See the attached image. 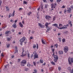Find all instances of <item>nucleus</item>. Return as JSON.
Instances as JSON below:
<instances>
[{"instance_id":"obj_16","label":"nucleus","mask_w":73,"mask_h":73,"mask_svg":"<svg viewBox=\"0 0 73 73\" xmlns=\"http://www.w3.org/2000/svg\"><path fill=\"white\" fill-rule=\"evenodd\" d=\"M59 54H63V52L62 51H60L59 52Z\"/></svg>"},{"instance_id":"obj_18","label":"nucleus","mask_w":73,"mask_h":73,"mask_svg":"<svg viewBox=\"0 0 73 73\" xmlns=\"http://www.w3.org/2000/svg\"><path fill=\"white\" fill-rule=\"evenodd\" d=\"M9 33H11L10 31H7L5 32V34H8Z\"/></svg>"},{"instance_id":"obj_43","label":"nucleus","mask_w":73,"mask_h":73,"mask_svg":"<svg viewBox=\"0 0 73 73\" xmlns=\"http://www.w3.org/2000/svg\"><path fill=\"white\" fill-rule=\"evenodd\" d=\"M61 1V0H57V2H58Z\"/></svg>"},{"instance_id":"obj_39","label":"nucleus","mask_w":73,"mask_h":73,"mask_svg":"<svg viewBox=\"0 0 73 73\" xmlns=\"http://www.w3.org/2000/svg\"><path fill=\"white\" fill-rule=\"evenodd\" d=\"M25 70L26 71H27V70H28V68H25Z\"/></svg>"},{"instance_id":"obj_62","label":"nucleus","mask_w":73,"mask_h":73,"mask_svg":"<svg viewBox=\"0 0 73 73\" xmlns=\"http://www.w3.org/2000/svg\"><path fill=\"white\" fill-rule=\"evenodd\" d=\"M22 23L23 24H24V21H22Z\"/></svg>"},{"instance_id":"obj_26","label":"nucleus","mask_w":73,"mask_h":73,"mask_svg":"<svg viewBox=\"0 0 73 73\" xmlns=\"http://www.w3.org/2000/svg\"><path fill=\"white\" fill-rule=\"evenodd\" d=\"M51 64H52V65H55V63L53 62H51Z\"/></svg>"},{"instance_id":"obj_64","label":"nucleus","mask_w":73,"mask_h":73,"mask_svg":"<svg viewBox=\"0 0 73 73\" xmlns=\"http://www.w3.org/2000/svg\"><path fill=\"white\" fill-rule=\"evenodd\" d=\"M50 1L51 2H52L53 1V0H50Z\"/></svg>"},{"instance_id":"obj_61","label":"nucleus","mask_w":73,"mask_h":73,"mask_svg":"<svg viewBox=\"0 0 73 73\" xmlns=\"http://www.w3.org/2000/svg\"><path fill=\"white\" fill-rule=\"evenodd\" d=\"M17 21V20H15V23H16Z\"/></svg>"},{"instance_id":"obj_58","label":"nucleus","mask_w":73,"mask_h":73,"mask_svg":"<svg viewBox=\"0 0 73 73\" xmlns=\"http://www.w3.org/2000/svg\"><path fill=\"white\" fill-rule=\"evenodd\" d=\"M12 58H13L14 57V56L13 55L11 56Z\"/></svg>"},{"instance_id":"obj_53","label":"nucleus","mask_w":73,"mask_h":73,"mask_svg":"<svg viewBox=\"0 0 73 73\" xmlns=\"http://www.w3.org/2000/svg\"><path fill=\"white\" fill-rule=\"evenodd\" d=\"M21 9H22V8H20L19 9V11H20V10H21Z\"/></svg>"},{"instance_id":"obj_60","label":"nucleus","mask_w":73,"mask_h":73,"mask_svg":"<svg viewBox=\"0 0 73 73\" xmlns=\"http://www.w3.org/2000/svg\"><path fill=\"white\" fill-rule=\"evenodd\" d=\"M44 2H46V0H43Z\"/></svg>"},{"instance_id":"obj_25","label":"nucleus","mask_w":73,"mask_h":73,"mask_svg":"<svg viewBox=\"0 0 73 73\" xmlns=\"http://www.w3.org/2000/svg\"><path fill=\"white\" fill-rule=\"evenodd\" d=\"M40 63H43V60H42V59H40Z\"/></svg>"},{"instance_id":"obj_50","label":"nucleus","mask_w":73,"mask_h":73,"mask_svg":"<svg viewBox=\"0 0 73 73\" xmlns=\"http://www.w3.org/2000/svg\"><path fill=\"white\" fill-rule=\"evenodd\" d=\"M65 7V6H63L62 7V8H64Z\"/></svg>"},{"instance_id":"obj_4","label":"nucleus","mask_w":73,"mask_h":73,"mask_svg":"<svg viewBox=\"0 0 73 73\" xmlns=\"http://www.w3.org/2000/svg\"><path fill=\"white\" fill-rule=\"evenodd\" d=\"M26 64V60H23L21 62V65L22 66H24V64Z\"/></svg>"},{"instance_id":"obj_24","label":"nucleus","mask_w":73,"mask_h":73,"mask_svg":"<svg viewBox=\"0 0 73 73\" xmlns=\"http://www.w3.org/2000/svg\"><path fill=\"white\" fill-rule=\"evenodd\" d=\"M71 23H72V22L71 21H70L69 23V24H70V26L71 27H72V24H71Z\"/></svg>"},{"instance_id":"obj_44","label":"nucleus","mask_w":73,"mask_h":73,"mask_svg":"<svg viewBox=\"0 0 73 73\" xmlns=\"http://www.w3.org/2000/svg\"><path fill=\"white\" fill-rule=\"evenodd\" d=\"M68 70H70V67H68Z\"/></svg>"},{"instance_id":"obj_20","label":"nucleus","mask_w":73,"mask_h":73,"mask_svg":"<svg viewBox=\"0 0 73 73\" xmlns=\"http://www.w3.org/2000/svg\"><path fill=\"white\" fill-rule=\"evenodd\" d=\"M52 50L53 53V54L52 55L53 56L54 55V49H53Z\"/></svg>"},{"instance_id":"obj_38","label":"nucleus","mask_w":73,"mask_h":73,"mask_svg":"<svg viewBox=\"0 0 73 73\" xmlns=\"http://www.w3.org/2000/svg\"><path fill=\"white\" fill-rule=\"evenodd\" d=\"M30 64H29V63H28V64H27V66H30Z\"/></svg>"},{"instance_id":"obj_54","label":"nucleus","mask_w":73,"mask_h":73,"mask_svg":"<svg viewBox=\"0 0 73 73\" xmlns=\"http://www.w3.org/2000/svg\"><path fill=\"white\" fill-rule=\"evenodd\" d=\"M20 61V59H18V62H19V61Z\"/></svg>"},{"instance_id":"obj_36","label":"nucleus","mask_w":73,"mask_h":73,"mask_svg":"<svg viewBox=\"0 0 73 73\" xmlns=\"http://www.w3.org/2000/svg\"><path fill=\"white\" fill-rule=\"evenodd\" d=\"M62 41L63 42H65V39H63Z\"/></svg>"},{"instance_id":"obj_33","label":"nucleus","mask_w":73,"mask_h":73,"mask_svg":"<svg viewBox=\"0 0 73 73\" xmlns=\"http://www.w3.org/2000/svg\"><path fill=\"white\" fill-rule=\"evenodd\" d=\"M62 25L61 24H60L59 25V27H62Z\"/></svg>"},{"instance_id":"obj_63","label":"nucleus","mask_w":73,"mask_h":73,"mask_svg":"<svg viewBox=\"0 0 73 73\" xmlns=\"http://www.w3.org/2000/svg\"><path fill=\"white\" fill-rule=\"evenodd\" d=\"M71 8H72L73 9V6H71Z\"/></svg>"},{"instance_id":"obj_8","label":"nucleus","mask_w":73,"mask_h":73,"mask_svg":"<svg viewBox=\"0 0 73 73\" xmlns=\"http://www.w3.org/2000/svg\"><path fill=\"white\" fill-rule=\"evenodd\" d=\"M15 11H14L12 15H11V14H9V17H10L12 16H14V15H15Z\"/></svg>"},{"instance_id":"obj_57","label":"nucleus","mask_w":73,"mask_h":73,"mask_svg":"<svg viewBox=\"0 0 73 73\" xmlns=\"http://www.w3.org/2000/svg\"><path fill=\"white\" fill-rule=\"evenodd\" d=\"M71 73H73V69L72 70V72H71Z\"/></svg>"},{"instance_id":"obj_51","label":"nucleus","mask_w":73,"mask_h":73,"mask_svg":"<svg viewBox=\"0 0 73 73\" xmlns=\"http://www.w3.org/2000/svg\"><path fill=\"white\" fill-rule=\"evenodd\" d=\"M33 54H32L31 55V58H32L33 57Z\"/></svg>"},{"instance_id":"obj_45","label":"nucleus","mask_w":73,"mask_h":73,"mask_svg":"<svg viewBox=\"0 0 73 73\" xmlns=\"http://www.w3.org/2000/svg\"><path fill=\"white\" fill-rule=\"evenodd\" d=\"M1 56H2V57H3V56H4V55H3V53L1 54Z\"/></svg>"},{"instance_id":"obj_1","label":"nucleus","mask_w":73,"mask_h":73,"mask_svg":"<svg viewBox=\"0 0 73 73\" xmlns=\"http://www.w3.org/2000/svg\"><path fill=\"white\" fill-rule=\"evenodd\" d=\"M68 25H67L66 26H64L62 27L59 28L57 27H58V26L56 24H54L52 25V26H54L55 27H57L58 28L60 29H66V28H67V26H68Z\"/></svg>"},{"instance_id":"obj_12","label":"nucleus","mask_w":73,"mask_h":73,"mask_svg":"<svg viewBox=\"0 0 73 73\" xmlns=\"http://www.w3.org/2000/svg\"><path fill=\"white\" fill-rule=\"evenodd\" d=\"M15 52H14V53H17V46H15Z\"/></svg>"},{"instance_id":"obj_6","label":"nucleus","mask_w":73,"mask_h":73,"mask_svg":"<svg viewBox=\"0 0 73 73\" xmlns=\"http://www.w3.org/2000/svg\"><path fill=\"white\" fill-rule=\"evenodd\" d=\"M64 49L65 52L66 53L68 52V47L66 46L64 47Z\"/></svg>"},{"instance_id":"obj_29","label":"nucleus","mask_w":73,"mask_h":73,"mask_svg":"<svg viewBox=\"0 0 73 73\" xmlns=\"http://www.w3.org/2000/svg\"><path fill=\"white\" fill-rule=\"evenodd\" d=\"M6 9L7 10V11H9V9L8 8V7H6Z\"/></svg>"},{"instance_id":"obj_28","label":"nucleus","mask_w":73,"mask_h":73,"mask_svg":"<svg viewBox=\"0 0 73 73\" xmlns=\"http://www.w3.org/2000/svg\"><path fill=\"white\" fill-rule=\"evenodd\" d=\"M34 71L35 72H33V73H37V70H34Z\"/></svg>"},{"instance_id":"obj_22","label":"nucleus","mask_w":73,"mask_h":73,"mask_svg":"<svg viewBox=\"0 0 73 73\" xmlns=\"http://www.w3.org/2000/svg\"><path fill=\"white\" fill-rule=\"evenodd\" d=\"M14 28H15L16 27V24H14L13 26H12Z\"/></svg>"},{"instance_id":"obj_13","label":"nucleus","mask_w":73,"mask_h":73,"mask_svg":"<svg viewBox=\"0 0 73 73\" xmlns=\"http://www.w3.org/2000/svg\"><path fill=\"white\" fill-rule=\"evenodd\" d=\"M41 9H43V8L42 7H43V6L42 5H41L40 7L38 9H37L38 11H39V10H40V7H41Z\"/></svg>"},{"instance_id":"obj_19","label":"nucleus","mask_w":73,"mask_h":73,"mask_svg":"<svg viewBox=\"0 0 73 73\" xmlns=\"http://www.w3.org/2000/svg\"><path fill=\"white\" fill-rule=\"evenodd\" d=\"M49 25V23H46L45 24V26L46 27V28H48V26Z\"/></svg>"},{"instance_id":"obj_59","label":"nucleus","mask_w":73,"mask_h":73,"mask_svg":"<svg viewBox=\"0 0 73 73\" xmlns=\"http://www.w3.org/2000/svg\"><path fill=\"white\" fill-rule=\"evenodd\" d=\"M28 57L29 58V54H28Z\"/></svg>"},{"instance_id":"obj_7","label":"nucleus","mask_w":73,"mask_h":73,"mask_svg":"<svg viewBox=\"0 0 73 73\" xmlns=\"http://www.w3.org/2000/svg\"><path fill=\"white\" fill-rule=\"evenodd\" d=\"M57 5L55 3L54 4H51V8H55L56 7L55 6H56V5Z\"/></svg>"},{"instance_id":"obj_15","label":"nucleus","mask_w":73,"mask_h":73,"mask_svg":"<svg viewBox=\"0 0 73 73\" xmlns=\"http://www.w3.org/2000/svg\"><path fill=\"white\" fill-rule=\"evenodd\" d=\"M71 11V9L70 8H69V9L67 11L68 12V13H70V11Z\"/></svg>"},{"instance_id":"obj_21","label":"nucleus","mask_w":73,"mask_h":73,"mask_svg":"<svg viewBox=\"0 0 73 73\" xmlns=\"http://www.w3.org/2000/svg\"><path fill=\"white\" fill-rule=\"evenodd\" d=\"M50 29V28H48L46 31V32H48V31H49Z\"/></svg>"},{"instance_id":"obj_48","label":"nucleus","mask_w":73,"mask_h":73,"mask_svg":"<svg viewBox=\"0 0 73 73\" xmlns=\"http://www.w3.org/2000/svg\"><path fill=\"white\" fill-rule=\"evenodd\" d=\"M12 23H13V21L12 20H11L10 21Z\"/></svg>"},{"instance_id":"obj_52","label":"nucleus","mask_w":73,"mask_h":73,"mask_svg":"<svg viewBox=\"0 0 73 73\" xmlns=\"http://www.w3.org/2000/svg\"><path fill=\"white\" fill-rule=\"evenodd\" d=\"M7 65H6V66H5V68H7Z\"/></svg>"},{"instance_id":"obj_49","label":"nucleus","mask_w":73,"mask_h":73,"mask_svg":"<svg viewBox=\"0 0 73 73\" xmlns=\"http://www.w3.org/2000/svg\"><path fill=\"white\" fill-rule=\"evenodd\" d=\"M36 45H37V46H36V48H37V49H38V44H36Z\"/></svg>"},{"instance_id":"obj_34","label":"nucleus","mask_w":73,"mask_h":73,"mask_svg":"<svg viewBox=\"0 0 73 73\" xmlns=\"http://www.w3.org/2000/svg\"><path fill=\"white\" fill-rule=\"evenodd\" d=\"M58 70H61V67H59L58 68Z\"/></svg>"},{"instance_id":"obj_2","label":"nucleus","mask_w":73,"mask_h":73,"mask_svg":"<svg viewBox=\"0 0 73 73\" xmlns=\"http://www.w3.org/2000/svg\"><path fill=\"white\" fill-rule=\"evenodd\" d=\"M25 37H23L20 40V42H21L20 44L21 45H22V43L23 42H24V41H25Z\"/></svg>"},{"instance_id":"obj_9","label":"nucleus","mask_w":73,"mask_h":73,"mask_svg":"<svg viewBox=\"0 0 73 73\" xmlns=\"http://www.w3.org/2000/svg\"><path fill=\"white\" fill-rule=\"evenodd\" d=\"M22 49H23V51L22 52V55H21V56H22V57H23L24 56H26V54H23V53L24 52V50L23 48Z\"/></svg>"},{"instance_id":"obj_40","label":"nucleus","mask_w":73,"mask_h":73,"mask_svg":"<svg viewBox=\"0 0 73 73\" xmlns=\"http://www.w3.org/2000/svg\"><path fill=\"white\" fill-rule=\"evenodd\" d=\"M31 12H30L29 13H28V15H31Z\"/></svg>"},{"instance_id":"obj_35","label":"nucleus","mask_w":73,"mask_h":73,"mask_svg":"<svg viewBox=\"0 0 73 73\" xmlns=\"http://www.w3.org/2000/svg\"><path fill=\"white\" fill-rule=\"evenodd\" d=\"M54 46H55L56 47V48H57V46H58L57 44H55L54 45Z\"/></svg>"},{"instance_id":"obj_46","label":"nucleus","mask_w":73,"mask_h":73,"mask_svg":"<svg viewBox=\"0 0 73 73\" xmlns=\"http://www.w3.org/2000/svg\"><path fill=\"white\" fill-rule=\"evenodd\" d=\"M1 3H2V2H1V0H0V5H1Z\"/></svg>"},{"instance_id":"obj_55","label":"nucleus","mask_w":73,"mask_h":73,"mask_svg":"<svg viewBox=\"0 0 73 73\" xmlns=\"http://www.w3.org/2000/svg\"><path fill=\"white\" fill-rule=\"evenodd\" d=\"M66 12V10H64V13H65Z\"/></svg>"},{"instance_id":"obj_17","label":"nucleus","mask_w":73,"mask_h":73,"mask_svg":"<svg viewBox=\"0 0 73 73\" xmlns=\"http://www.w3.org/2000/svg\"><path fill=\"white\" fill-rule=\"evenodd\" d=\"M19 25L21 27H23V25L21 24V22L19 23Z\"/></svg>"},{"instance_id":"obj_37","label":"nucleus","mask_w":73,"mask_h":73,"mask_svg":"<svg viewBox=\"0 0 73 73\" xmlns=\"http://www.w3.org/2000/svg\"><path fill=\"white\" fill-rule=\"evenodd\" d=\"M56 19V17H54L53 18V20L54 21Z\"/></svg>"},{"instance_id":"obj_11","label":"nucleus","mask_w":73,"mask_h":73,"mask_svg":"<svg viewBox=\"0 0 73 73\" xmlns=\"http://www.w3.org/2000/svg\"><path fill=\"white\" fill-rule=\"evenodd\" d=\"M38 25H39V26L41 28L44 27V26L41 25V24L40 23H38Z\"/></svg>"},{"instance_id":"obj_31","label":"nucleus","mask_w":73,"mask_h":73,"mask_svg":"<svg viewBox=\"0 0 73 73\" xmlns=\"http://www.w3.org/2000/svg\"><path fill=\"white\" fill-rule=\"evenodd\" d=\"M10 46V44H8L7 45V48H9V47Z\"/></svg>"},{"instance_id":"obj_30","label":"nucleus","mask_w":73,"mask_h":73,"mask_svg":"<svg viewBox=\"0 0 73 73\" xmlns=\"http://www.w3.org/2000/svg\"><path fill=\"white\" fill-rule=\"evenodd\" d=\"M7 40L8 41H9L11 40V38H7Z\"/></svg>"},{"instance_id":"obj_47","label":"nucleus","mask_w":73,"mask_h":73,"mask_svg":"<svg viewBox=\"0 0 73 73\" xmlns=\"http://www.w3.org/2000/svg\"><path fill=\"white\" fill-rule=\"evenodd\" d=\"M33 64L34 65H36V62H34Z\"/></svg>"},{"instance_id":"obj_41","label":"nucleus","mask_w":73,"mask_h":73,"mask_svg":"<svg viewBox=\"0 0 73 73\" xmlns=\"http://www.w3.org/2000/svg\"><path fill=\"white\" fill-rule=\"evenodd\" d=\"M33 48H36V45H34L33 46Z\"/></svg>"},{"instance_id":"obj_27","label":"nucleus","mask_w":73,"mask_h":73,"mask_svg":"<svg viewBox=\"0 0 73 73\" xmlns=\"http://www.w3.org/2000/svg\"><path fill=\"white\" fill-rule=\"evenodd\" d=\"M42 42L43 44H45V42L44 41L43 39L42 40Z\"/></svg>"},{"instance_id":"obj_5","label":"nucleus","mask_w":73,"mask_h":73,"mask_svg":"<svg viewBox=\"0 0 73 73\" xmlns=\"http://www.w3.org/2000/svg\"><path fill=\"white\" fill-rule=\"evenodd\" d=\"M70 60H71V62H73V58H70V57L68 58V61L69 64L70 65L71 64V62H70Z\"/></svg>"},{"instance_id":"obj_32","label":"nucleus","mask_w":73,"mask_h":73,"mask_svg":"<svg viewBox=\"0 0 73 73\" xmlns=\"http://www.w3.org/2000/svg\"><path fill=\"white\" fill-rule=\"evenodd\" d=\"M27 3L25 1H24V4H27Z\"/></svg>"},{"instance_id":"obj_14","label":"nucleus","mask_w":73,"mask_h":73,"mask_svg":"<svg viewBox=\"0 0 73 73\" xmlns=\"http://www.w3.org/2000/svg\"><path fill=\"white\" fill-rule=\"evenodd\" d=\"M50 17L48 16H46V19H50Z\"/></svg>"},{"instance_id":"obj_56","label":"nucleus","mask_w":73,"mask_h":73,"mask_svg":"<svg viewBox=\"0 0 73 73\" xmlns=\"http://www.w3.org/2000/svg\"><path fill=\"white\" fill-rule=\"evenodd\" d=\"M33 37H30V39H32Z\"/></svg>"},{"instance_id":"obj_3","label":"nucleus","mask_w":73,"mask_h":73,"mask_svg":"<svg viewBox=\"0 0 73 73\" xmlns=\"http://www.w3.org/2000/svg\"><path fill=\"white\" fill-rule=\"evenodd\" d=\"M54 61L55 62H57L58 60V56L57 55H55L54 56Z\"/></svg>"},{"instance_id":"obj_10","label":"nucleus","mask_w":73,"mask_h":73,"mask_svg":"<svg viewBox=\"0 0 73 73\" xmlns=\"http://www.w3.org/2000/svg\"><path fill=\"white\" fill-rule=\"evenodd\" d=\"M38 58V55L37 53H35L34 55V58Z\"/></svg>"},{"instance_id":"obj_23","label":"nucleus","mask_w":73,"mask_h":73,"mask_svg":"<svg viewBox=\"0 0 73 73\" xmlns=\"http://www.w3.org/2000/svg\"><path fill=\"white\" fill-rule=\"evenodd\" d=\"M53 68L52 67L50 68H49V70L50 71H52V70H53Z\"/></svg>"},{"instance_id":"obj_42","label":"nucleus","mask_w":73,"mask_h":73,"mask_svg":"<svg viewBox=\"0 0 73 73\" xmlns=\"http://www.w3.org/2000/svg\"><path fill=\"white\" fill-rule=\"evenodd\" d=\"M47 7H48V5H45V8H47Z\"/></svg>"}]
</instances>
